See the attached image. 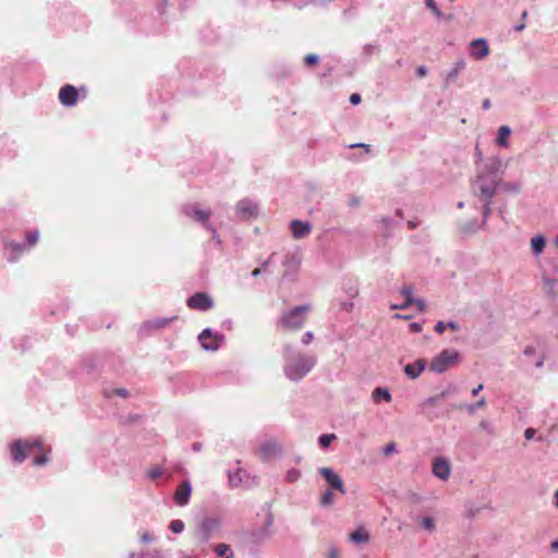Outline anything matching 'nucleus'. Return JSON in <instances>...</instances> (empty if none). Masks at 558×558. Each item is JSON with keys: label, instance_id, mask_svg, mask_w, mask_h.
I'll list each match as a JSON object with an SVG mask.
<instances>
[{"label": "nucleus", "instance_id": "2f4dec72", "mask_svg": "<svg viewBox=\"0 0 558 558\" xmlns=\"http://www.w3.org/2000/svg\"><path fill=\"white\" fill-rule=\"evenodd\" d=\"M104 396L108 399L113 398L114 396L125 399L129 397V391L125 388H106L104 390Z\"/></svg>", "mask_w": 558, "mask_h": 558}, {"label": "nucleus", "instance_id": "3c124183", "mask_svg": "<svg viewBox=\"0 0 558 558\" xmlns=\"http://www.w3.org/2000/svg\"><path fill=\"white\" fill-rule=\"evenodd\" d=\"M327 558H340L339 549L333 545L329 546L327 551Z\"/></svg>", "mask_w": 558, "mask_h": 558}, {"label": "nucleus", "instance_id": "774afa93", "mask_svg": "<svg viewBox=\"0 0 558 558\" xmlns=\"http://www.w3.org/2000/svg\"><path fill=\"white\" fill-rule=\"evenodd\" d=\"M446 326H447L448 328H450L451 330H454V331L459 330V325H458V323H456V322H453V320L448 322V323L446 324Z\"/></svg>", "mask_w": 558, "mask_h": 558}, {"label": "nucleus", "instance_id": "8fccbe9b", "mask_svg": "<svg viewBox=\"0 0 558 558\" xmlns=\"http://www.w3.org/2000/svg\"><path fill=\"white\" fill-rule=\"evenodd\" d=\"M376 49H377V47L375 45L366 44L363 47V54L365 57H371L375 52Z\"/></svg>", "mask_w": 558, "mask_h": 558}, {"label": "nucleus", "instance_id": "c756f323", "mask_svg": "<svg viewBox=\"0 0 558 558\" xmlns=\"http://www.w3.org/2000/svg\"><path fill=\"white\" fill-rule=\"evenodd\" d=\"M215 554L218 557L233 558L234 554L228 544H219L214 548Z\"/></svg>", "mask_w": 558, "mask_h": 558}, {"label": "nucleus", "instance_id": "79ce46f5", "mask_svg": "<svg viewBox=\"0 0 558 558\" xmlns=\"http://www.w3.org/2000/svg\"><path fill=\"white\" fill-rule=\"evenodd\" d=\"M38 239H39V231L38 230H34L29 233H27L26 235V244L29 248H32L33 246H35L38 242Z\"/></svg>", "mask_w": 558, "mask_h": 558}, {"label": "nucleus", "instance_id": "864d4df0", "mask_svg": "<svg viewBox=\"0 0 558 558\" xmlns=\"http://www.w3.org/2000/svg\"><path fill=\"white\" fill-rule=\"evenodd\" d=\"M535 357L536 359L534 361V366L536 368H542L544 366L545 355L543 353H541V354H537Z\"/></svg>", "mask_w": 558, "mask_h": 558}, {"label": "nucleus", "instance_id": "0e129e2a", "mask_svg": "<svg viewBox=\"0 0 558 558\" xmlns=\"http://www.w3.org/2000/svg\"><path fill=\"white\" fill-rule=\"evenodd\" d=\"M426 73H427V68H426L425 65H421V66H418V68L416 69V74H417V76L423 77V76H425V75H426Z\"/></svg>", "mask_w": 558, "mask_h": 558}, {"label": "nucleus", "instance_id": "69168bd1", "mask_svg": "<svg viewBox=\"0 0 558 558\" xmlns=\"http://www.w3.org/2000/svg\"><path fill=\"white\" fill-rule=\"evenodd\" d=\"M141 541L143 543H150L153 541V537L149 533L146 532L141 536Z\"/></svg>", "mask_w": 558, "mask_h": 558}, {"label": "nucleus", "instance_id": "bb28decb", "mask_svg": "<svg viewBox=\"0 0 558 558\" xmlns=\"http://www.w3.org/2000/svg\"><path fill=\"white\" fill-rule=\"evenodd\" d=\"M372 398H373L374 402H379L381 400H384L386 402H390L391 393L387 388L377 387L373 390Z\"/></svg>", "mask_w": 558, "mask_h": 558}, {"label": "nucleus", "instance_id": "a211bd4d", "mask_svg": "<svg viewBox=\"0 0 558 558\" xmlns=\"http://www.w3.org/2000/svg\"><path fill=\"white\" fill-rule=\"evenodd\" d=\"M292 235L300 240L307 236L312 232V223L305 220H292L290 223Z\"/></svg>", "mask_w": 558, "mask_h": 558}, {"label": "nucleus", "instance_id": "6ab92c4d", "mask_svg": "<svg viewBox=\"0 0 558 558\" xmlns=\"http://www.w3.org/2000/svg\"><path fill=\"white\" fill-rule=\"evenodd\" d=\"M471 56L477 60L484 59L489 53V48L486 39L477 38L471 41Z\"/></svg>", "mask_w": 558, "mask_h": 558}, {"label": "nucleus", "instance_id": "cd10ccee", "mask_svg": "<svg viewBox=\"0 0 558 558\" xmlns=\"http://www.w3.org/2000/svg\"><path fill=\"white\" fill-rule=\"evenodd\" d=\"M511 134V129L507 125H502L498 130V136L496 138V144L500 147L508 146V137Z\"/></svg>", "mask_w": 558, "mask_h": 558}, {"label": "nucleus", "instance_id": "7ed1b4c3", "mask_svg": "<svg viewBox=\"0 0 558 558\" xmlns=\"http://www.w3.org/2000/svg\"><path fill=\"white\" fill-rule=\"evenodd\" d=\"M310 304L295 306L289 311L283 312L278 318V324L283 329L299 330L303 327L306 315L310 313Z\"/></svg>", "mask_w": 558, "mask_h": 558}, {"label": "nucleus", "instance_id": "de8ad7c7", "mask_svg": "<svg viewBox=\"0 0 558 558\" xmlns=\"http://www.w3.org/2000/svg\"><path fill=\"white\" fill-rule=\"evenodd\" d=\"M48 457L46 453H41L39 457H36L34 460H33V464L36 465V466H43L45 465L47 462H48Z\"/></svg>", "mask_w": 558, "mask_h": 558}, {"label": "nucleus", "instance_id": "5701e85b", "mask_svg": "<svg viewBox=\"0 0 558 558\" xmlns=\"http://www.w3.org/2000/svg\"><path fill=\"white\" fill-rule=\"evenodd\" d=\"M349 541L353 544H366L369 541V534L364 527H359L349 535Z\"/></svg>", "mask_w": 558, "mask_h": 558}, {"label": "nucleus", "instance_id": "39448f33", "mask_svg": "<svg viewBox=\"0 0 558 558\" xmlns=\"http://www.w3.org/2000/svg\"><path fill=\"white\" fill-rule=\"evenodd\" d=\"M182 213L193 219L195 222L199 223L204 229H210L213 223L210 222V217L213 215L211 209L202 208L198 204H186L182 207Z\"/></svg>", "mask_w": 558, "mask_h": 558}, {"label": "nucleus", "instance_id": "6e6552de", "mask_svg": "<svg viewBox=\"0 0 558 558\" xmlns=\"http://www.w3.org/2000/svg\"><path fill=\"white\" fill-rule=\"evenodd\" d=\"M459 359V353L454 350L441 351L430 363V371L441 374L453 365Z\"/></svg>", "mask_w": 558, "mask_h": 558}, {"label": "nucleus", "instance_id": "09e8293b", "mask_svg": "<svg viewBox=\"0 0 558 558\" xmlns=\"http://www.w3.org/2000/svg\"><path fill=\"white\" fill-rule=\"evenodd\" d=\"M397 452V446L395 442H389L383 448V453L385 456H390L392 453Z\"/></svg>", "mask_w": 558, "mask_h": 558}, {"label": "nucleus", "instance_id": "20e7f679", "mask_svg": "<svg viewBox=\"0 0 558 558\" xmlns=\"http://www.w3.org/2000/svg\"><path fill=\"white\" fill-rule=\"evenodd\" d=\"M35 449L43 451L40 439L21 440L17 439L11 445V454L15 463H22Z\"/></svg>", "mask_w": 558, "mask_h": 558}, {"label": "nucleus", "instance_id": "f3484780", "mask_svg": "<svg viewBox=\"0 0 558 558\" xmlns=\"http://www.w3.org/2000/svg\"><path fill=\"white\" fill-rule=\"evenodd\" d=\"M4 250L8 262L15 263L24 252L29 250V247L26 242L11 241L4 244Z\"/></svg>", "mask_w": 558, "mask_h": 558}, {"label": "nucleus", "instance_id": "c85d7f7f", "mask_svg": "<svg viewBox=\"0 0 558 558\" xmlns=\"http://www.w3.org/2000/svg\"><path fill=\"white\" fill-rule=\"evenodd\" d=\"M275 5L277 3H283L291 5L295 9H303L310 3H317L316 0H270Z\"/></svg>", "mask_w": 558, "mask_h": 558}, {"label": "nucleus", "instance_id": "13d9d810", "mask_svg": "<svg viewBox=\"0 0 558 558\" xmlns=\"http://www.w3.org/2000/svg\"><path fill=\"white\" fill-rule=\"evenodd\" d=\"M439 397L437 396H434V397H429L427 399H425L423 402H422V405L423 407H427V405H432V404H435L437 402H439Z\"/></svg>", "mask_w": 558, "mask_h": 558}, {"label": "nucleus", "instance_id": "7c9ffc66", "mask_svg": "<svg viewBox=\"0 0 558 558\" xmlns=\"http://www.w3.org/2000/svg\"><path fill=\"white\" fill-rule=\"evenodd\" d=\"M243 473H244V471L241 468L236 469V471H234V472H229L228 473L229 484L232 487L240 486L243 482V477H242Z\"/></svg>", "mask_w": 558, "mask_h": 558}, {"label": "nucleus", "instance_id": "f704fd0d", "mask_svg": "<svg viewBox=\"0 0 558 558\" xmlns=\"http://www.w3.org/2000/svg\"><path fill=\"white\" fill-rule=\"evenodd\" d=\"M483 226L478 225L475 220L469 221L460 227L461 233L469 235L476 232Z\"/></svg>", "mask_w": 558, "mask_h": 558}, {"label": "nucleus", "instance_id": "9d476101", "mask_svg": "<svg viewBox=\"0 0 558 558\" xmlns=\"http://www.w3.org/2000/svg\"><path fill=\"white\" fill-rule=\"evenodd\" d=\"M177 318H178V316H171V317H157L154 319L146 320L140 326L138 333L142 337H148L154 331L166 328L172 322H174Z\"/></svg>", "mask_w": 558, "mask_h": 558}, {"label": "nucleus", "instance_id": "ddd939ff", "mask_svg": "<svg viewBox=\"0 0 558 558\" xmlns=\"http://www.w3.org/2000/svg\"><path fill=\"white\" fill-rule=\"evenodd\" d=\"M319 473L332 489H336L343 495L347 493L341 476L338 473H336L332 469L322 468L319 469Z\"/></svg>", "mask_w": 558, "mask_h": 558}, {"label": "nucleus", "instance_id": "aec40b11", "mask_svg": "<svg viewBox=\"0 0 558 558\" xmlns=\"http://www.w3.org/2000/svg\"><path fill=\"white\" fill-rule=\"evenodd\" d=\"M272 525H274V515L270 511H268V513L266 514L264 526L259 531L255 532L253 534V536L257 541H264V539L270 538L272 535Z\"/></svg>", "mask_w": 558, "mask_h": 558}, {"label": "nucleus", "instance_id": "37998d69", "mask_svg": "<svg viewBox=\"0 0 558 558\" xmlns=\"http://www.w3.org/2000/svg\"><path fill=\"white\" fill-rule=\"evenodd\" d=\"M301 477V472L298 469H290L286 473V481L289 483H294L299 481Z\"/></svg>", "mask_w": 558, "mask_h": 558}, {"label": "nucleus", "instance_id": "c9c22d12", "mask_svg": "<svg viewBox=\"0 0 558 558\" xmlns=\"http://www.w3.org/2000/svg\"><path fill=\"white\" fill-rule=\"evenodd\" d=\"M500 187L509 194H518L521 191V184L518 182H506L501 181Z\"/></svg>", "mask_w": 558, "mask_h": 558}, {"label": "nucleus", "instance_id": "5fc2aeb1", "mask_svg": "<svg viewBox=\"0 0 558 558\" xmlns=\"http://www.w3.org/2000/svg\"><path fill=\"white\" fill-rule=\"evenodd\" d=\"M179 558H202V557L194 551L187 553V551L181 550V551H179Z\"/></svg>", "mask_w": 558, "mask_h": 558}, {"label": "nucleus", "instance_id": "680f3d73", "mask_svg": "<svg viewBox=\"0 0 558 558\" xmlns=\"http://www.w3.org/2000/svg\"><path fill=\"white\" fill-rule=\"evenodd\" d=\"M446 327H447V326H446V324H445L444 322H441V320H440V322H438V323L436 324V326H435V331H436L437 333H442V332L445 331V328H446Z\"/></svg>", "mask_w": 558, "mask_h": 558}, {"label": "nucleus", "instance_id": "0eeeda50", "mask_svg": "<svg viewBox=\"0 0 558 558\" xmlns=\"http://www.w3.org/2000/svg\"><path fill=\"white\" fill-rule=\"evenodd\" d=\"M225 337L222 333L215 331L211 328H205L198 335V342L203 350L215 352L217 351L221 343L223 342Z\"/></svg>", "mask_w": 558, "mask_h": 558}, {"label": "nucleus", "instance_id": "f257e3e1", "mask_svg": "<svg viewBox=\"0 0 558 558\" xmlns=\"http://www.w3.org/2000/svg\"><path fill=\"white\" fill-rule=\"evenodd\" d=\"M506 165L499 156L486 162L483 168L477 170L476 177L471 183L473 194L480 199L494 198L501 185Z\"/></svg>", "mask_w": 558, "mask_h": 558}, {"label": "nucleus", "instance_id": "f8f14e48", "mask_svg": "<svg viewBox=\"0 0 558 558\" xmlns=\"http://www.w3.org/2000/svg\"><path fill=\"white\" fill-rule=\"evenodd\" d=\"M58 98L63 107H74L78 100V89L73 85L66 84L60 88Z\"/></svg>", "mask_w": 558, "mask_h": 558}, {"label": "nucleus", "instance_id": "052dcab7", "mask_svg": "<svg viewBox=\"0 0 558 558\" xmlns=\"http://www.w3.org/2000/svg\"><path fill=\"white\" fill-rule=\"evenodd\" d=\"M535 434H536V430H535L534 428H531V427H530V428H526V429L524 430V437H525L527 440L533 439V438H534V436H535Z\"/></svg>", "mask_w": 558, "mask_h": 558}, {"label": "nucleus", "instance_id": "1a4fd4ad", "mask_svg": "<svg viewBox=\"0 0 558 558\" xmlns=\"http://www.w3.org/2000/svg\"><path fill=\"white\" fill-rule=\"evenodd\" d=\"M234 210L239 220L247 221L257 218L259 208L254 199L243 198L235 204Z\"/></svg>", "mask_w": 558, "mask_h": 558}, {"label": "nucleus", "instance_id": "2eb2a0df", "mask_svg": "<svg viewBox=\"0 0 558 558\" xmlns=\"http://www.w3.org/2000/svg\"><path fill=\"white\" fill-rule=\"evenodd\" d=\"M282 449L276 440H266L260 444L258 453L263 461L270 460L277 456H280Z\"/></svg>", "mask_w": 558, "mask_h": 558}, {"label": "nucleus", "instance_id": "4c0bfd02", "mask_svg": "<svg viewBox=\"0 0 558 558\" xmlns=\"http://www.w3.org/2000/svg\"><path fill=\"white\" fill-rule=\"evenodd\" d=\"M185 524L182 520H172L169 524V530L174 534H180L184 531Z\"/></svg>", "mask_w": 558, "mask_h": 558}, {"label": "nucleus", "instance_id": "c03bdc74", "mask_svg": "<svg viewBox=\"0 0 558 558\" xmlns=\"http://www.w3.org/2000/svg\"><path fill=\"white\" fill-rule=\"evenodd\" d=\"M486 404V399L482 397L476 403L466 405V409L470 413H473L480 408H483Z\"/></svg>", "mask_w": 558, "mask_h": 558}, {"label": "nucleus", "instance_id": "a18cd8bd", "mask_svg": "<svg viewBox=\"0 0 558 558\" xmlns=\"http://www.w3.org/2000/svg\"><path fill=\"white\" fill-rule=\"evenodd\" d=\"M319 61V57L315 53H310L304 57V63L306 65H315Z\"/></svg>", "mask_w": 558, "mask_h": 558}, {"label": "nucleus", "instance_id": "b1692460", "mask_svg": "<svg viewBox=\"0 0 558 558\" xmlns=\"http://www.w3.org/2000/svg\"><path fill=\"white\" fill-rule=\"evenodd\" d=\"M546 246V238L542 234L535 235L531 239V251L534 256H539Z\"/></svg>", "mask_w": 558, "mask_h": 558}, {"label": "nucleus", "instance_id": "bf43d9fd", "mask_svg": "<svg viewBox=\"0 0 558 558\" xmlns=\"http://www.w3.org/2000/svg\"><path fill=\"white\" fill-rule=\"evenodd\" d=\"M523 354L525 356H536V349L532 345H527L524 351H523Z\"/></svg>", "mask_w": 558, "mask_h": 558}, {"label": "nucleus", "instance_id": "a19ab883", "mask_svg": "<svg viewBox=\"0 0 558 558\" xmlns=\"http://www.w3.org/2000/svg\"><path fill=\"white\" fill-rule=\"evenodd\" d=\"M424 3L426 5V8H428L433 12V14L435 15L436 19H438V20L442 19V13L439 10L435 0H425Z\"/></svg>", "mask_w": 558, "mask_h": 558}, {"label": "nucleus", "instance_id": "412c9836", "mask_svg": "<svg viewBox=\"0 0 558 558\" xmlns=\"http://www.w3.org/2000/svg\"><path fill=\"white\" fill-rule=\"evenodd\" d=\"M465 68V61L464 59H458L452 68L447 71L446 75H445V85L446 86H449L450 84L454 83L456 80L458 78V75L460 74L461 71H463Z\"/></svg>", "mask_w": 558, "mask_h": 558}, {"label": "nucleus", "instance_id": "4468645a", "mask_svg": "<svg viewBox=\"0 0 558 558\" xmlns=\"http://www.w3.org/2000/svg\"><path fill=\"white\" fill-rule=\"evenodd\" d=\"M432 473L435 477L447 481L451 474V466L446 458L437 457L433 461Z\"/></svg>", "mask_w": 558, "mask_h": 558}, {"label": "nucleus", "instance_id": "603ef678", "mask_svg": "<svg viewBox=\"0 0 558 558\" xmlns=\"http://www.w3.org/2000/svg\"><path fill=\"white\" fill-rule=\"evenodd\" d=\"M207 231H209L211 233V238L213 240L218 244L220 245L221 244V240H220V236L218 234V231L216 229V227L213 225L210 229H207Z\"/></svg>", "mask_w": 558, "mask_h": 558}, {"label": "nucleus", "instance_id": "4be33fe9", "mask_svg": "<svg viewBox=\"0 0 558 558\" xmlns=\"http://www.w3.org/2000/svg\"><path fill=\"white\" fill-rule=\"evenodd\" d=\"M425 367H426L425 360L418 359L413 364H407L404 366V373L409 378L415 379L423 373Z\"/></svg>", "mask_w": 558, "mask_h": 558}, {"label": "nucleus", "instance_id": "4d7b16f0", "mask_svg": "<svg viewBox=\"0 0 558 558\" xmlns=\"http://www.w3.org/2000/svg\"><path fill=\"white\" fill-rule=\"evenodd\" d=\"M313 338H314L313 332H312V331H306V332L303 335V337H302L301 341H302V343H303L304 345H307L308 343H311V341L313 340Z\"/></svg>", "mask_w": 558, "mask_h": 558}, {"label": "nucleus", "instance_id": "393cba45", "mask_svg": "<svg viewBox=\"0 0 558 558\" xmlns=\"http://www.w3.org/2000/svg\"><path fill=\"white\" fill-rule=\"evenodd\" d=\"M283 266H286L290 271H294L299 268L301 264V257L298 253H287L284 255V259L282 262Z\"/></svg>", "mask_w": 558, "mask_h": 558}, {"label": "nucleus", "instance_id": "49530a36", "mask_svg": "<svg viewBox=\"0 0 558 558\" xmlns=\"http://www.w3.org/2000/svg\"><path fill=\"white\" fill-rule=\"evenodd\" d=\"M162 474L163 472L159 466L151 468L147 473L148 477L151 480L159 478L160 476H162Z\"/></svg>", "mask_w": 558, "mask_h": 558}, {"label": "nucleus", "instance_id": "338daca9", "mask_svg": "<svg viewBox=\"0 0 558 558\" xmlns=\"http://www.w3.org/2000/svg\"><path fill=\"white\" fill-rule=\"evenodd\" d=\"M410 329L414 332H420L422 330V326L418 323H412L410 325Z\"/></svg>", "mask_w": 558, "mask_h": 558}, {"label": "nucleus", "instance_id": "e433bc0d", "mask_svg": "<svg viewBox=\"0 0 558 558\" xmlns=\"http://www.w3.org/2000/svg\"><path fill=\"white\" fill-rule=\"evenodd\" d=\"M420 523H421V526L432 533L435 531V521L433 518L430 517H423V518H420Z\"/></svg>", "mask_w": 558, "mask_h": 558}, {"label": "nucleus", "instance_id": "9b49d317", "mask_svg": "<svg viewBox=\"0 0 558 558\" xmlns=\"http://www.w3.org/2000/svg\"><path fill=\"white\" fill-rule=\"evenodd\" d=\"M186 304L190 308L198 310V311H208L214 306L213 299L207 294L203 292H197L191 295Z\"/></svg>", "mask_w": 558, "mask_h": 558}, {"label": "nucleus", "instance_id": "6e6d98bb", "mask_svg": "<svg viewBox=\"0 0 558 558\" xmlns=\"http://www.w3.org/2000/svg\"><path fill=\"white\" fill-rule=\"evenodd\" d=\"M340 307L342 311L350 313L354 307V303L352 301L342 302Z\"/></svg>", "mask_w": 558, "mask_h": 558}, {"label": "nucleus", "instance_id": "a878e982", "mask_svg": "<svg viewBox=\"0 0 558 558\" xmlns=\"http://www.w3.org/2000/svg\"><path fill=\"white\" fill-rule=\"evenodd\" d=\"M400 293L405 298V301L402 303V306H391V308L404 310L414 304L415 299L413 298V289L410 286L403 287L400 290Z\"/></svg>", "mask_w": 558, "mask_h": 558}, {"label": "nucleus", "instance_id": "72a5a7b5", "mask_svg": "<svg viewBox=\"0 0 558 558\" xmlns=\"http://www.w3.org/2000/svg\"><path fill=\"white\" fill-rule=\"evenodd\" d=\"M481 201L483 202V207H482L483 220H482L481 226H486L488 217L492 214L493 198L481 199Z\"/></svg>", "mask_w": 558, "mask_h": 558}, {"label": "nucleus", "instance_id": "dca6fc26", "mask_svg": "<svg viewBox=\"0 0 558 558\" xmlns=\"http://www.w3.org/2000/svg\"><path fill=\"white\" fill-rule=\"evenodd\" d=\"M192 484L189 480L183 481L177 488L173 499L177 506L184 507L189 504L192 495Z\"/></svg>", "mask_w": 558, "mask_h": 558}, {"label": "nucleus", "instance_id": "ea45409f", "mask_svg": "<svg viewBox=\"0 0 558 558\" xmlns=\"http://www.w3.org/2000/svg\"><path fill=\"white\" fill-rule=\"evenodd\" d=\"M335 439V434H323L318 437V444L322 448H328Z\"/></svg>", "mask_w": 558, "mask_h": 558}, {"label": "nucleus", "instance_id": "58836bf2", "mask_svg": "<svg viewBox=\"0 0 558 558\" xmlns=\"http://www.w3.org/2000/svg\"><path fill=\"white\" fill-rule=\"evenodd\" d=\"M335 501V495L332 494L331 490H326L322 497H320V500H319V504L322 507H328L330 505H332Z\"/></svg>", "mask_w": 558, "mask_h": 558}, {"label": "nucleus", "instance_id": "423d86ee", "mask_svg": "<svg viewBox=\"0 0 558 558\" xmlns=\"http://www.w3.org/2000/svg\"><path fill=\"white\" fill-rule=\"evenodd\" d=\"M221 521L216 517L204 518L197 527L196 536L201 543H207L220 529Z\"/></svg>", "mask_w": 558, "mask_h": 558}, {"label": "nucleus", "instance_id": "473e14b6", "mask_svg": "<svg viewBox=\"0 0 558 558\" xmlns=\"http://www.w3.org/2000/svg\"><path fill=\"white\" fill-rule=\"evenodd\" d=\"M12 146H13V143L9 138L1 137L0 138L1 157H11L12 156Z\"/></svg>", "mask_w": 558, "mask_h": 558}, {"label": "nucleus", "instance_id": "e2e57ef3", "mask_svg": "<svg viewBox=\"0 0 558 558\" xmlns=\"http://www.w3.org/2000/svg\"><path fill=\"white\" fill-rule=\"evenodd\" d=\"M350 102H351L352 105H354V106H355V105H359V104L361 102V96H360V94H356V93H355V94H352V95L350 96Z\"/></svg>", "mask_w": 558, "mask_h": 558}, {"label": "nucleus", "instance_id": "f03ea898", "mask_svg": "<svg viewBox=\"0 0 558 558\" xmlns=\"http://www.w3.org/2000/svg\"><path fill=\"white\" fill-rule=\"evenodd\" d=\"M284 376L294 383L306 377L317 364V357L313 353H306L291 343L282 347Z\"/></svg>", "mask_w": 558, "mask_h": 558}]
</instances>
